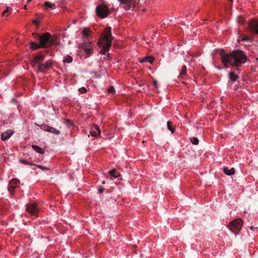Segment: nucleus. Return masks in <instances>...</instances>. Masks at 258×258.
Returning <instances> with one entry per match:
<instances>
[{
	"label": "nucleus",
	"instance_id": "1",
	"mask_svg": "<svg viewBox=\"0 0 258 258\" xmlns=\"http://www.w3.org/2000/svg\"><path fill=\"white\" fill-rule=\"evenodd\" d=\"M222 62L225 67L228 65L235 67L237 70L242 64L244 63L247 59L244 52L240 50H235L230 53H226L223 50L220 52Z\"/></svg>",
	"mask_w": 258,
	"mask_h": 258
},
{
	"label": "nucleus",
	"instance_id": "2",
	"mask_svg": "<svg viewBox=\"0 0 258 258\" xmlns=\"http://www.w3.org/2000/svg\"><path fill=\"white\" fill-rule=\"evenodd\" d=\"M111 28L108 27L105 28L104 30V35L101 42H99L98 44L101 47L102 49L100 52L105 54L106 52L109 50L110 47L112 44V41L114 37L111 35Z\"/></svg>",
	"mask_w": 258,
	"mask_h": 258
},
{
	"label": "nucleus",
	"instance_id": "3",
	"mask_svg": "<svg viewBox=\"0 0 258 258\" xmlns=\"http://www.w3.org/2000/svg\"><path fill=\"white\" fill-rule=\"evenodd\" d=\"M36 38L39 40V44L31 41L30 45L32 49H37L40 48H48L50 47L51 34L48 32L43 33L42 35L38 34H33Z\"/></svg>",
	"mask_w": 258,
	"mask_h": 258
},
{
	"label": "nucleus",
	"instance_id": "4",
	"mask_svg": "<svg viewBox=\"0 0 258 258\" xmlns=\"http://www.w3.org/2000/svg\"><path fill=\"white\" fill-rule=\"evenodd\" d=\"M242 225V221L240 218H237L230 222L227 227L231 231L236 234L238 233L241 228Z\"/></svg>",
	"mask_w": 258,
	"mask_h": 258
},
{
	"label": "nucleus",
	"instance_id": "5",
	"mask_svg": "<svg viewBox=\"0 0 258 258\" xmlns=\"http://www.w3.org/2000/svg\"><path fill=\"white\" fill-rule=\"evenodd\" d=\"M96 12L97 16H107L111 14V11L104 5L98 6L96 8Z\"/></svg>",
	"mask_w": 258,
	"mask_h": 258
},
{
	"label": "nucleus",
	"instance_id": "6",
	"mask_svg": "<svg viewBox=\"0 0 258 258\" xmlns=\"http://www.w3.org/2000/svg\"><path fill=\"white\" fill-rule=\"evenodd\" d=\"M44 8L47 11L52 10V12H50V13L54 15L59 14V12H60V9H56L55 4L49 2H45L44 3Z\"/></svg>",
	"mask_w": 258,
	"mask_h": 258
},
{
	"label": "nucleus",
	"instance_id": "7",
	"mask_svg": "<svg viewBox=\"0 0 258 258\" xmlns=\"http://www.w3.org/2000/svg\"><path fill=\"white\" fill-rule=\"evenodd\" d=\"M80 47L84 51L88 56L92 54L93 50V44L90 42H84L81 44Z\"/></svg>",
	"mask_w": 258,
	"mask_h": 258
},
{
	"label": "nucleus",
	"instance_id": "8",
	"mask_svg": "<svg viewBox=\"0 0 258 258\" xmlns=\"http://www.w3.org/2000/svg\"><path fill=\"white\" fill-rule=\"evenodd\" d=\"M248 27L251 32L253 34H258V21L254 19L250 20L248 23Z\"/></svg>",
	"mask_w": 258,
	"mask_h": 258
},
{
	"label": "nucleus",
	"instance_id": "9",
	"mask_svg": "<svg viewBox=\"0 0 258 258\" xmlns=\"http://www.w3.org/2000/svg\"><path fill=\"white\" fill-rule=\"evenodd\" d=\"M45 55L42 54L41 53H39L38 55H36L32 60L31 61V64L35 67L39 65V64H41V62L44 60Z\"/></svg>",
	"mask_w": 258,
	"mask_h": 258
},
{
	"label": "nucleus",
	"instance_id": "10",
	"mask_svg": "<svg viewBox=\"0 0 258 258\" xmlns=\"http://www.w3.org/2000/svg\"><path fill=\"white\" fill-rule=\"evenodd\" d=\"M52 67V62L49 60L44 63L39 64L38 66V70L40 72H45L49 70Z\"/></svg>",
	"mask_w": 258,
	"mask_h": 258
},
{
	"label": "nucleus",
	"instance_id": "11",
	"mask_svg": "<svg viewBox=\"0 0 258 258\" xmlns=\"http://www.w3.org/2000/svg\"><path fill=\"white\" fill-rule=\"evenodd\" d=\"M26 210L31 215L37 216L38 209L35 204H31L27 205Z\"/></svg>",
	"mask_w": 258,
	"mask_h": 258
},
{
	"label": "nucleus",
	"instance_id": "12",
	"mask_svg": "<svg viewBox=\"0 0 258 258\" xmlns=\"http://www.w3.org/2000/svg\"><path fill=\"white\" fill-rule=\"evenodd\" d=\"M19 184L20 181L16 178H14L10 181L8 189L11 194L14 192L15 189L19 186Z\"/></svg>",
	"mask_w": 258,
	"mask_h": 258
},
{
	"label": "nucleus",
	"instance_id": "13",
	"mask_svg": "<svg viewBox=\"0 0 258 258\" xmlns=\"http://www.w3.org/2000/svg\"><path fill=\"white\" fill-rule=\"evenodd\" d=\"M100 130L98 125H95L90 131V135L93 137H97L100 134Z\"/></svg>",
	"mask_w": 258,
	"mask_h": 258
},
{
	"label": "nucleus",
	"instance_id": "14",
	"mask_svg": "<svg viewBox=\"0 0 258 258\" xmlns=\"http://www.w3.org/2000/svg\"><path fill=\"white\" fill-rule=\"evenodd\" d=\"M13 132L11 130H8L3 133L1 135V139L3 141H6L7 139H9L11 136L13 135Z\"/></svg>",
	"mask_w": 258,
	"mask_h": 258
},
{
	"label": "nucleus",
	"instance_id": "15",
	"mask_svg": "<svg viewBox=\"0 0 258 258\" xmlns=\"http://www.w3.org/2000/svg\"><path fill=\"white\" fill-rule=\"evenodd\" d=\"M223 171L224 173L229 176L233 175L235 173V169L234 168H232L230 169H229L226 166H224L222 168Z\"/></svg>",
	"mask_w": 258,
	"mask_h": 258
},
{
	"label": "nucleus",
	"instance_id": "16",
	"mask_svg": "<svg viewBox=\"0 0 258 258\" xmlns=\"http://www.w3.org/2000/svg\"><path fill=\"white\" fill-rule=\"evenodd\" d=\"M229 78L233 82L236 81L239 78V76L233 72H230L228 74Z\"/></svg>",
	"mask_w": 258,
	"mask_h": 258
},
{
	"label": "nucleus",
	"instance_id": "17",
	"mask_svg": "<svg viewBox=\"0 0 258 258\" xmlns=\"http://www.w3.org/2000/svg\"><path fill=\"white\" fill-rule=\"evenodd\" d=\"M121 4H125L124 9L126 10H129L131 8V6L130 5H127L128 3H131L132 0H118Z\"/></svg>",
	"mask_w": 258,
	"mask_h": 258
},
{
	"label": "nucleus",
	"instance_id": "18",
	"mask_svg": "<svg viewBox=\"0 0 258 258\" xmlns=\"http://www.w3.org/2000/svg\"><path fill=\"white\" fill-rule=\"evenodd\" d=\"M32 147L37 153H39L41 154L44 153V150L42 148L39 147L38 146L33 145L32 146Z\"/></svg>",
	"mask_w": 258,
	"mask_h": 258
},
{
	"label": "nucleus",
	"instance_id": "19",
	"mask_svg": "<svg viewBox=\"0 0 258 258\" xmlns=\"http://www.w3.org/2000/svg\"><path fill=\"white\" fill-rule=\"evenodd\" d=\"M186 74V67L184 65L182 67L181 70L180 71V73L178 76V78L182 79L183 78V76H185Z\"/></svg>",
	"mask_w": 258,
	"mask_h": 258
},
{
	"label": "nucleus",
	"instance_id": "20",
	"mask_svg": "<svg viewBox=\"0 0 258 258\" xmlns=\"http://www.w3.org/2000/svg\"><path fill=\"white\" fill-rule=\"evenodd\" d=\"M154 58L151 56H146L144 58L142 61V62H149L151 63H152L154 61Z\"/></svg>",
	"mask_w": 258,
	"mask_h": 258
},
{
	"label": "nucleus",
	"instance_id": "21",
	"mask_svg": "<svg viewBox=\"0 0 258 258\" xmlns=\"http://www.w3.org/2000/svg\"><path fill=\"white\" fill-rule=\"evenodd\" d=\"M49 132L56 135H58L60 133L59 130H56V128L53 127H51V128H49Z\"/></svg>",
	"mask_w": 258,
	"mask_h": 258
},
{
	"label": "nucleus",
	"instance_id": "22",
	"mask_svg": "<svg viewBox=\"0 0 258 258\" xmlns=\"http://www.w3.org/2000/svg\"><path fill=\"white\" fill-rule=\"evenodd\" d=\"M109 172L110 175L114 177H117L120 175L119 173H117L116 170L115 169L109 171Z\"/></svg>",
	"mask_w": 258,
	"mask_h": 258
},
{
	"label": "nucleus",
	"instance_id": "23",
	"mask_svg": "<svg viewBox=\"0 0 258 258\" xmlns=\"http://www.w3.org/2000/svg\"><path fill=\"white\" fill-rule=\"evenodd\" d=\"M58 41L56 38H53L51 36L50 42V46L52 45H58Z\"/></svg>",
	"mask_w": 258,
	"mask_h": 258
},
{
	"label": "nucleus",
	"instance_id": "24",
	"mask_svg": "<svg viewBox=\"0 0 258 258\" xmlns=\"http://www.w3.org/2000/svg\"><path fill=\"white\" fill-rule=\"evenodd\" d=\"M167 127L172 133L174 132V128L173 126H172V123L171 121H168L167 122Z\"/></svg>",
	"mask_w": 258,
	"mask_h": 258
},
{
	"label": "nucleus",
	"instance_id": "25",
	"mask_svg": "<svg viewBox=\"0 0 258 258\" xmlns=\"http://www.w3.org/2000/svg\"><path fill=\"white\" fill-rule=\"evenodd\" d=\"M190 140L194 145H198L199 143L198 139L195 137L190 138Z\"/></svg>",
	"mask_w": 258,
	"mask_h": 258
},
{
	"label": "nucleus",
	"instance_id": "26",
	"mask_svg": "<svg viewBox=\"0 0 258 258\" xmlns=\"http://www.w3.org/2000/svg\"><path fill=\"white\" fill-rule=\"evenodd\" d=\"M82 34L85 37H88L89 35V29L88 28H85L82 31Z\"/></svg>",
	"mask_w": 258,
	"mask_h": 258
},
{
	"label": "nucleus",
	"instance_id": "27",
	"mask_svg": "<svg viewBox=\"0 0 258 258\" xmlns=\"http://www.w3.org/2000/svg\"><path fill=\"white\" fill-rule=\"evenodd\" d=\"M237 22L241 25H243L245 23V20L244 17H238Z\"/></svg>",
	"mask_w": 258,
	"mask_h": 258
},
{
	"label": "nucleus",
	"instance_id": "28",
	"mask_svg": "<svg viewBox=\"0 0 258 258\" xmlns=\"http://www.w3.org/2000/svg\"><path fill=\"white\" fill-rule=\"evenodd\" d=\"M72 61L73 58L70 55H68L63 60L64 62L67 63H71L72 62Z\"/></svg>",
	"mask_w": 258,
	"mask_h": 258
},
{
	"label": "nucleus",
	"instance_id": "29",
	"mask_svg": "<svg viewBox=\"0 0 258 258\" xmlns=\"http://www.w3.org/2000/svg\"><path fill=\"white\" fill-rule=\"evenodd\" d=\"M108 92L114 94L115 93V90L113 86L110 87L108 89Z\"/></svg>",
	"mask_w": 258,
	"mask_h": 258
},
{
	"label": "nucleus",
	"instance_id": "30",
	"mask_svg": "<svg viewBox=\"0 0 258 258\" xmlns=\"http://www.w3.org/2000/svg\"><path fill=\"white\" fill-rule=\"evenodd\" d=\"M9 12V15H12L13 14L12 13V11H9V8H7L2 13V16H4V15L7 13H8Z\"/></svg>",
	"mask_w": 258,
	"mask_h": 258
},
{
	"label": "nucleus",
	"instance_id": "31",
	"mask_svg": "<svg viewBox=\"0 0 258 258\" xmlns=\"http://www.w3.org/2000/svg\"><path fill=\"white\" fill-rule=\"evenodd\" d=\"M38 168L43 170H49V169L46 167H44V166H41V165H36Z\"/></svg>",
	"mask_w": 258,
	"mask_h": 258
},
{
	"label": "nucleus",
	"instance_id": "32",
	"mask_svg": "<svg viewBox=\"0 0 258 258\" xmlns=\"http://www.w3.org/2000/svg\"><path fill=\"white\" fill-rule=\"evenodd\" d=\"M49 128H51L50 126H48L47 125H46V124H44L43 126V129L46 131V132H49Z\"/></svg>",
	"mask_w": 258,
	"mask_h": 258
},
{
	"label": "nucleus",
	"instance_id": "33",
	"mask_svg": "<svg viewBox=\"0 0 258 258\" xmlns=\"http://www.w3.org/2000/svg\"><path fill=\"white\" fill-rule=\"evenodd\" d=\"M40 22V21L38 19H36L32 21L33 23L37 25V27Z\"/></svg>",
	"mask_w": 258,
	"mask_h": 258
},
{
	"label": "nucleus",
	"instance_id": "34",
	"mask_svg": "<svg viewBox=\"0 0 258 258\" xmlns=\"http://www.w3.org/2000/svg\"><path fill=\"white\" fill-rule=\"evenodd\" d=\"M79 91L81 93H84L86 92L87 90L85 88L82 87L79 89Z\"/></svg>",
	"mask_w": 258,
	"mask_h": 258
},
{
	"label": "nucleus",
	"instance_id": "35",
	"mask_svg": "<svg viewBox=\"0 0 258 258\" xmlns=\"http://www.w3.org/2000/svg\"><path fill=\"white\" fill-rule=\"evenodd\" d=\"M21 162L23 164H27V165H33V164L32 163H28L27 161L26 160H21Z\"/></svg>",
	"mask_w": 258,
	"mask_h": 258
},
{
	"label": "nucleus",
	"instance_id": "36",
	"mask_svg": "<svg viewBox=\"0 0 258 258\" xmlns=\"http://www.w3.org/2000/svg\"><path fill=\"white\" fill-rule=\"evenodd\" d=\"M104 190L105 189L103 187H100L99 188L98 191L100 194H101L104 191Z\"/></svg>",
	"mask_w": 258,
	"mask_h": 258
},
{
	"label": "nucleus",
	"instance_id": "37",
	"mask_svg": "<svg viewBox=\"0 0 258 258\" xmlns=\"http://www.w3.org/2000/svg\"><path fill=\"white\" fill-rule=\"evenodd\" d=\"M66 123H67V125L68 126H69V125L70 124H72V123H71L69 119H66Z\"/></svg>",
	"mask_w": 258,
	"mask_h": 258
},
{
	"label": "nucleus",
	"instance_id": "38",
	"mask_svg": "<svg viewBox=\"0 0 258 258\" xmlns=\"http://www.w3.org/2000/svg\"><path fill=\"white\" fill-rule=\"evenodd\" d=\"M143 12H144V9H142V11L140 12V15H144V14H143ZM145 15H149V14H148V13H146V14H145Z\"/></svg>",
	"mask_w": 258,
	"mask_h": 258
},
{
	"label": "nucleus",
	"instance_id": "39",
	"mask_svg": "<svg viewBox=\"0 0 258 258\" xmlns=\"http://www.w3.org/2000/svg\"><path fill=\"white\" fill-rule=\"evenodd\" d=\"M154 85L156 88H157V81H154Z\"/></svg>",
	"mask_w": 258,
	"mask_h": 258
},
{
	"label": "nucleus",
	"instance_id": "40",
	"mask_svg": "<svg viewBox=\"0 0 258 258\" xmlns=\"http://www.w3.org/2000/svg\"><path fill=\"white\" fill-rule=\"evenodd\" d=\"M56 6H58V5H57V6L56 5ZM60 9V12H59V14L61 13V11H64V10H63L62 8H58V7H56V9Z\"/></svg>",
	"mask_w": 258,
	"mask_h": 258
},
{
	"label": "nucleus",
	"instance_id": "41",
	"mask_svg": "<svg viewBox=\"0 0 258 258\" xmlns=\"http://www.w3.org/2000/svg\"><path fill=\"white\" fill-rule=\"evenodd\" d=\"M249 228H250V230H254V229H256V228H257V227H254L253 226H250V227H249Z\"/></svg>",
	"mask_w": 258,
	"mask_h": 258
},
{
	"label": "nucleus",
	"instance_id": "42",
	"mask_svg": "<svg viewBox=\"0 0 258 258\" xmlns=\"http://www.w3.org/2000/svg\"><path fill=\"white\" fill-rule=\"evenodd\" d=\"M248 39L249 38L247 37H245V38H243L242 40L243 41H247L248 40Z\"/></svg>",
	"mask_w": 258,
	"mask_h": 258
},
{
	"label": "nucleus",
	"instance_id": "43",
	"mask_svg": "<svg viewBox=\"0 0 258 258\" xmlns=\"http://www.w3.org/2000/svg\"><path fill=\"white\" fill-rule=\"evenodd\" d=\"M229 1L231 2V3H233V0H229Z\"/></svg>",
	"mask_w": 258,
	"mask_h": 258
},
{
	"label": "nucleus",
	"instance_id": "44",
	"mask_svg": "<svg viewBox=\"0 0 258 258\" xmlns=\"http://www.w3.org/2000/svg\"><path fill=\"white\" fill-rule=\"evenodd\" d=\"M105 181H102V184H105Z\"/></svg>",
	"mask_w": 258,
	"mask_h": 258
},
{
	"label": "nucleus",
	"instance_id": "45",
	"mask_svg": "<svg viewBox=\"0 0 258 258\" xmlns=\"http://www.w3.org/2000/svg\"><path fill=\"white\" fill-rule=\"evenodd\" d=\"M32 0H28V2L31 1Z\"/></svg>",
	"mask_w": 258,
	"mask_h": 258
},
{
	"label": "nucleus",
	"instance_id": "46",
	"mask_svg": "<svg viewBox=\"0 0 258 258\" xmlns=\"http://www.w3.org/2000/svg\"><path fill=\"white\" fill-rule=\"evenodd\" d=\"M24 8L25 9H26V6H25Z\"/></svg>",
	"mask_w": 258,
	"mask_h": 258
},
{
	"label": "nucleus",
	"instance_id": "47",
	"mask_svg": "<svg viewBox=\"0 0 258 258\" xmlns=\"http://www.w3.org/2000/svg\"><path fill=\"white\" fill-rule=\"evenodd\" d=\"M238 16L240 17V16H242L241 15H239Z\"/></svg>",
	"mask_w": 258,
	"mask_h": 258
}]
</instances>
